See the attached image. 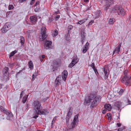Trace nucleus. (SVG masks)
Returning a JSON list of instances; mask_svg holds the SVG:
<instances>
[{
	"label": "nucleus",
	"mask_w": 131,
	"mask_h": 131,
	"mask_svg": "<svg viewBox=\"0 0 131 131\" xmlns=\"http://www.w3.org/2000/svg\"><path fill=\"white\" fill-rule=\"evenodd\" d=\"M124 90H123L121 89L119 91L118 93L119 95H122L124 92Z\"/></svg>",
	"instance_id": "nucleus-38"
},
{
	"label": "nucleus",
	"mask_w": 131,
	"mask_h": 131,
	"mask_svg": "<svg viewBox=\"0 0 131 131\" xmlns=\"http://www.w3.org/2000/svg\"><path fill=\"white\" fill-rule=\"evenodd\" d=\"M125 104L126 105L131 104V101L129 99H127L124 101Z\"/></svg>",
	"instance_id": "nucleus-26"
},
{
	"label": "nucleus",
	"mask_w": 131,
	"mask_h": 131,
	"mask_svg": "<svg viewBox=\"0 0 131 131\" xmlns=\"http://www.w3.org/2000/svg\"><path fill=\"white\" fill-rule=\"evenodd\" d=\"M104 70V72L105 74L104 76V79H107L108 77V74L107 72V69L104 68H103Z\"/></svg>",
	"instance_id": "nucleus-17"
},
{
	"label": "nucleus",
	"mask_w": 131,
	"mask_h": 131,
	"mask_svg": "<svg viewBox=\"0 0 131 131\" xmlns=\"http://www.w3.org/2000/svg\"><path fill=\"white\" fill-rule=\"evenodd\" d=\"M121 124L120 123H117V125L118 127H120L121 126Z\"/></svg>",
	"instance_id": "nucleus-58"
},
{
	"label": "nucleus",
	"mask_w": 131,
	"mask_h": 131,
	"mask_svg": "<svg viewBox=\"0 0 131 131\" xmlns=\"http://www.w3.org/2000/svg\"><path fill=\"white\" fill-rule=\"evenodd\" d=\"M9 29L8 26L6 24L1 29L2 32L3 33H4Z\"/></svg>",
	"instance_id": "nucleus-15"
},
{
	"label": "nucleus",
	"mask_w": 131,
	"mask_h": 131,
	"mask_svg": "<svg viewBox=\"0 0 131 131\" xmlns=\"http://www.w3.org/2000/svg\"><path fill=\"white\" fill-rule=\"evenodd\" d=\"M106 1V4H110L111 5V3L112 2L113 0H105Z\"/></svg>",
	"instance_id": "nucleus-36"
},
{
	"label": "nucleus",
	"mask_w": 131,
	"mask_h": 131,
	"mask_svg": "<svg viewBox=\"0 0 131 131\" xmlns=\"http://www.w3.org/2000/svg\"><path fill=\"white\" fill-rule=\"evenodd\" d=\"M23 92H24V91H22L21 92V93L20 94V98L22 97L23 96L22 94H23Z\"/></svg>",
	"instance_id": "nucleus-53"
},
{
	"label": "nucleus",
	"mask_w": 131,
	"mask_h": 131,
	"mask_svg": "<svg viewBox=\"0 0 131 131\" xmlns=\"http://www.w3.org/2000/svg\"><path fill=\"white\" fill-rule=\"evenodd\" d=\"M73 27V26L71 25H70L68 27V31H69V30L72 29Z\"/></svg>",
	"instance_id": "nucleus-39"
},
{
	"label": "nucleus",
	"mask_w": 131,
	"mask_h": 131,
	"mask_svg": "<svg viewBox=\"0 0 131 131\" xmlns=\"http://www.w3.org/2000/svg\"><path fill=\"white\" fill-rule=\"evenodd\" d=\"M90 66H91L93 69L95 68V64L94 63H92L91 65H90Z\"/></svg>",
	"instance_id": "nucleus-40"
},
{
	"label": "nucleus",
	"mask_w": 131,
	"mask_h": 131,
	"mask_svg": "<svg viewBox=\"0 0 131 131\" xmlns=\"http://www.w3.org/2000/svg\"><path fill=\"white\" fill-rule=\"evenodd\" d=\"M107 116H108V117L109 118H110V117H111V115L110 113H108L107 114Z\"/></svg>",
	"instance_id": "nucleus-56"
},
{
	"label": "nucleus",
	"mask_w": 131,
	"mask_h": 131,
	"mask_svg": "<svg viewBox=\"0 0 131 131\" xmlns=\"http://www.w3.org/2000/svg\"><path fill=\"white\" fill-rule=\"evenodd\" d=\"M59 13V11L56 12L55 13V14H57Z\"/></svg>",
	"instance_id": "nucleus-62"
},
{
	"label": "nucleus",
	"mask_w": 131,
	"mask_h": 131,
	"mask_svg": "<svg viewBox=\"0 0 131 131\" xmlns=\"http://www.w3.org/2000/svg\"><path fill=\"white\" fill-rule=\"evenodd\" d=\"M9 70V68L7 67H5L3 69V72L4 74L7 77L9 76V73L8 72Z\"/></svg>",
	"instance_id": "nucleus-14"
},
{
	"label": "nucleus",
	"mask_w": 131,
	"mask_h": 131,
	"mask_svg": "<svg viewBox=\"0 0 131 131\" xmlns=\"http://www.w3.org/2000/svg\"><path fill=\"white\" fill-rule=\"evenodd\" d=\"M39 7H36L35 9V12H38L39 10Z\"/></svg>",
	"instance_id": "nucleus-47"
},
{
	"label": "nucleus",
	"mask_w": 131,
	"mask_h": 131,
	"mask_svg": "<svg viewBox=\"0 0 131 131\" xmlns=\"http://www.w3.org/2000/svg\"><path fill=\"white\" fill-rule=\"evenodd\" d=\"M46 28L45 27H42L41 29V35L39 37V39L40 41H43L47 37V35L46 34Z\"/></svg>",
	"instance_id": "nucleus-5"
},
{
	"label": "nucleus",
	"mask_w": 131,
	"mask_h": 131,
	"mask_svg": "<svg viewBox=\"0 0 131 131\" xmlns=\"http://www.w3.org/2000/svg\"><path fill=\"white\" fill-rule=\"evenodd\" d=\"M85 22V21L84 20H80L79 21V23H80V24L81 25L82 24Z\"/></svg>",
	"instance_id": "nucleus-44"
},
{
	"label": "nucleus",
	"mask_w": 131,
	"mask_h": 131,
	"mask_svg": "<svg viewBox=\"0 0 131 131\" xmlns=\"http://www.w3.org/2000/svg\"><path fill=\"white\" fill-rule=\"evenodd\" d=\"M20 43L21 45H23L24 43V38L23 36H21L20 37Z\"/></svg>",
	"instance_id": "nucleus-24"
},
{
	"label": "nucleus",
	"mask_w": 131,
	"mask_h": 131,
	"mask_svg": "<svg viewBox=\"0 0 131 131\" xmlns=\"http://www.w3.org/2000/svg\"><path fill=\"white\" fill-rule=\"evenodd\" d=\"M60 16L59 15H57L56 16V20H57L58 19L60 18Z\"/></svg>",
	"instance_id": "nucleus-49"
},
{
	"label": "nucleus",
	"mask_w": 131,
	"mask_h": 131,
	"mask_svg": "<svg viewBox=\"0 0 131 131\" xmlns=\"http://www.w3.org/2000/svg\"><path fill=\"white\" fill-rule=\"evenodd\" d=\"M71 107H70V109L68 113L66 116L70 117H71V116L72 114V109H71Z\"/></svg>",
	"instance_id": "nucleus-22"
},
{
	"label": "nucleus",
	"mask_w": 131,
	"mask_h": 131,
	"mask_svg": "<svg viewBox=\"0 0 131 131\" xmlns=\"http://www.w3.org/2000/svg\"><path fill=\"white\" fill-rule=\"evenodd\" d=\"M80 34L81 35V41L82 44H83L85 41L86 33L85 29H81Z\"/></svg>",
	"instance_id": "nucleus-6"
},
{
	"label": "nucleus",
	"mask_w": 131,
	"mask_h": 131,
	"mask_svg": "<svg viewBox=\"0 0 131 131\" xmlns=\"http://www.w3.org/2000/svg\"><path fill=\"white\" fill-rule=\"evenodd\" d=\"M45 57V55L43 54L41 56V58L42 59L44 58Z\"/></svg>",
	"instance_id": "nucleus-59"
},
{
	"label": "nucleus",
	"mask_w": 131,
	"mask_h": 131,
	"mask_svg": "<svg viewBox=\"0 0 131 131\" xmlns=\"http://www.w3.org/2000/svg\"><path fill=\"white\" fill-rule=\"evenodd\" d=\"M106 110H103L102 112V113L103 114H105V113H106Z\"/></svg>",
	"instance_id": "nucleus-57"
},
{
	"label": "nucleus",
	"mask_w": 131,
	"mask_h": 131,
	"mask_svg": "<svg viewBox=\"0 0 131 131\" xmlns=\"http://www.w3.org/2000/svg\"><path fill=\"white\" fill-rule=\"evenodd\" d=\"M28 66L29 68L30 69H32L33 68V65L31 61H30L29 62Z\"/></svg>",
	"instance_id": "nucleus-23"
},
{
	"label": "nucleus",
	"mask_w": 131,
	"mask_h": 131,
	"mask_svg": "<svg viewBox=\"0 0 131 131\" xmlns=\"http://www.w3.org/2000/svg\"><path fill=\"white\" fill-rule=\"evenodd\" d=\"M26 131H31V129L30 128H28L26 129Z\"/></svg>",
	"instance_id": "nucleus-54"
},
{
	"label": "nucleus",
	"mask_w": 131,
	"mask_h": 131,
	"mask_svg": "<svg viewBox=\"0 0 131 131\" xmlns=\"http://www.w3.org/2000/svg\"><path fill=\"white\" fill-rule=\"evenodd\" d=\"M4 113L5 114L7 115L6 119L8 120H10L13 117V115L12 113L7 110L5 111Z\"/></svg>",
	"instance_id": "nucleus-10"
},
{
	"label": "nucleus",
	"mask_w": 131,
	"mask_h": 131,
	"mask_svg": "<svg viewBox=\"0 0 131 131\" xmlns=\"http://www.w3.org/2000/svg\"><path fill=\"white\" fill-rule=\"evenodd\" d=\"M35 33V30H30L27 31V34L28 35L29 38L31 37V36H34Z\"/></svg>",
	"instance_id": "nucleus-13"
},
{
	"label": "nucleus",
	"mask_w": 131,
	"mask_h": 131,
	"mask_svg": "<svg viewBox=\"0 0 131 131\" xmlns=\"http://www.w3.org/2000/svg\"><path fill=\"white\" fill-rule=\"evenodd\" d=\"M127 71L125 70L124 73V76L121 78V81L122 83H125L126 85H131V76L129 78L127 75Z\"/></svg>",
	"instance_id": "nucleus-2"
},
{
	"label": "nucleus",
	"mask_w": 131,
	"mask_h": 131,
	"mask_svg": "<svg viewBox=\"0 0 131 131\" xmlns=\"http://www.w3.org/2000/svg\"><path fill=\"white\" fill-rule=\"evenodd\" d=\"M70 117L66 116V124L67 125L68 124L69 120L70 119Z\"/></svg>",
	"instance_id": "nucleus-29"
},
{
	"label": "nucleus",
	"mask_w": 131,
	"mask_h": 131,
	"mask_svg": "<svg viewBox=\"0 0 131 131\" xmlns=\"http://www.w3.org/2000/svg\"><path fill=\"white\" fill-rule=\"evenodd\" d=\"M78 117V115H76L74 116V119L71 123V127L72 128L77 125L79 121Z\"/></svg>",
	"instance_id": "nucleus-8"
},
{
	"label": "nucleus",
	"mask_w": 131,
	"mask_h": 131,
	"mask_svg": "<svg viewBox=\"0 0 131 131\" xmlns=\"http://www.w3.org/2000/svg\"><path fill=\"white\" fill-rule=\"evenodd\" d=\"M110 6V4H106L105 6L104 7V10H107L109 7Z\"/></svg>",
	"instance_id": "nucleus-30"
},
{
	"label": "nucleus",
	"mask_w": 131,
	"mask_h": 131,
	"mask_svg": "<svg viewBox=\"0 0 131 131\" xmlns=\"http://www.w3.org/2000/svg\"><path fill=\"white\" fill-rule=\"evenodd\" d=\"M49 113V112L47 110L41 109L39 111L38 114H37V115H34L33 117V118L36 119L38 116V115H46Z\"/></svg>",
	"instance_id": "nucleus-7"
},
{
	"label": "nucleus",
	"mask_w": 131,
	"mask_h": 131,
	"mask_svg": "<svg viewBox=\"0 0 131 131\" xmlns=\"http://www.w3.org/2000/svg\"><path fill=\"white\" fill-rule=\"evenodd\" d=\"M21 71H22L21 70L19 72H18V73H17L16 74L20 73L21 72Z\"/></svg>",
	"instance_id": "nucleus-63"
},
{
	"label": "nucleus",
	"mask_w": 131,
	"mask_h": 131,
	"mask_svg": "<svg viewBox=\"0 0 131 131\" xmlns=\"http://www.w3.org/2000/svg\"><path fill=\"white\" fill-rule=\"evenodd\" d=\"M78 62V60L76 58H75L72 60V62L69 64L68 67L72 68Z\"/></svg>",
	"instance_id": "nucleus-11"
},
{
	"label": "nucleus",
	"mask_w": 131,
	"mask_h": 131,
	"mask_svg": "<svg viewBox=\"0 0 131 131\" xmlns=\"http://www.w3.org/2000/svg\"><path fill=\"white\" fill-rule=\"evenodd\" d=\"M104 108L108 111H110L112 109V106L111 105L106 104L104 105Z\"/></svg>",
	"instance_id": "nucleus-18"
},
{
	"label": "nucleus",
	"mask_w": 131,
	"mask_h": 131,
	"mask_svg": "<svg viewBox=\"0 0 131 131\" xmlns=\"http://www.w3.org/2000/svg\"><path fill=\"white\" fill-rule=\"evenodd\" d=\"M67 75L63 74V75L62 77V78L63 79H64H64L65 80L66 79L67 77Z\"/></svg>",
	"instance_id": "nucleus-45"
},
{
	"label": "nucleus",
	"mask_w": 131,
	"mask_h": 131,
	"mask_svg": "<svg viewBox=\"0 0 131 131\" xmlns=\"http://www.w3.org/2000/svg\"><path fill=\"white\" fill-rule=\"evenodd\" d=\"M63 74L68 75V72L67 70H64L63 72Z\"/></svg>",
	"instance_id": "nucleus-46"
},
{
	"label": "nucleus",
	"mask_w": 131,
	"mask_h": 131,
	"mask_svg": "<svg viewBox=\"0 0 131 131\" xmlns=\"http://www.w3.org/2000/svg\"><path fill=\"white\" fill-rule=\"evenodd\" d=\"M56 119H55L54 118L53 119L51 124V128H53V124L56 121Z\"/></svg>",
	"instance_id": "nucleus-34"
},
{
	"label": "nucleus",
	"mask_w": 131,
	"mask_h": 131,
	"mask_svg": "<svg viewBox=\"0 0 131 131\" xmlns=\"http://www.w3.org/2000/svg\"><path fill=\"white\" fill-rule=\"evenodd\" d=\"M52 42L49 40H46L44 46V48L47 49H51Z\"/></svg>",
	"instance_id": "nucleus-9"
},
{
	"label": "nucleus",
	"mask_w": 131,
	"mask_h": 131,
	"mask_svg": "<svg viewBox=\"0 0 131 131\" xmlns=\"http://www.w3.org/2000/svg\"><path fill=\"white\" fill-rule=\"evenodd\" d=\"M37 75V73H35L33 74L32 75V81H34L36 78Z\"/></svg>",
	"instance_id": "nucleus-33"
},
{
	"label": "nucleus",
	"mask_w": 131,
	"mask_h": 131,
	"mask_svg": "<svg viewBox=\"0 0 131 131\" xmlns=\"http://www.w3.org/2000/svg\"><path fill=\"white\" fill-rule=\"evenodd\" d=\"M28 96V95H26L24 96L23 97V100H22V102H23V103H24L26 102Z\"/></svg>",
	"instance_id": "nucleus-28"
},
{
	"label": "nucleus",
	"mask_w": 131,
	"mask_h": 131,
	"mask_svg": "<svg viewBox=\"0 0 131 131\" xmlns=\"http://www.w3.org/2000/svg\"><path fill=\"white\" fill-rule=\"evenodd\" d=\"M59 77H57L55 80V83L56 82V81L57 82L56 83V85L60 84V82L59 81Z\"/></svg>",
	"instance_id": "nucleus-32"
},
{
	"label": "nucleus",
	"mask_w": 131,
	"mask_h": 131,
	"mask_svg": "<svg viewBox=\"0 0 131 131\" xmlns=\"http://www.w3.org/2000/svg\"><path fill=\"white\" fill-rule=\"evenodd\" d=\"M122 45V43H120L118 45L117 47H116L114 50L113 51V54L114 53H119V52L120 50V48L121 47Z\"/></svg>",
	"instance_id": "nucleus-12"
},
{
	"label": "nucleus",
	"mask_w": 131,
	"mask_h": 131,
	"mask_svg": "<svg viewBox=\"0 0 131 131\" xmlns=\"http://www.w3.org/2000/svg\"><path fill=\"white\" fill-rule=\"evenodd\" d=\"M3 85V84H0V89L2 88V86Z\"/></svg>",
	"instance_id": "nucleus-61"
},
{
	"label": "nucleus",
	"mask_w": 131,
	"mask_h": 131,
	"mask_svg": "<svg viewBox=\"0 0 131 131\" xmlns=\"http://www.w3.org/2000/svg\"><path fill=\"white\" fill-rule=\"evenodd\" d=\"M48 97H47L46 98H44L43 100V102H45L48 99Z\"/></svg>",
	"instance_id": "nucleus-52"
},
{
	"label": "nucleus",
	"mask_w": 131,
	"mask_h": 131,
	"mask_svg": "<svg viewBox=\"0 0 131 131\" xmlns=\"http://www.w3.org/2000/svg\"><path fill=\"white\" fill-rule=\"evenodd\" d=\"M14 8L13 6L12 5H9L8 7V9L9 10H10Z\"/></svg>",
	"instance_id": "nucleus-37"
},
{
	"label": "nucleus",
	"mask_w": 131,
	"mask_h": 131,
	"mask_svg": "<svg viewBox=\"0 0 131 131\" xmlns=\"http://www.w3.org/2000/svg\"><path fill=\"white\" fill-rule=\"evenodd\" d=\"M58 31L57 30H55L53 32L52 34V35L53 36H57L58 34Z\"/></svg>",
	"instance_id": "nucleus-31"
},
{
	"label": "nucleus",
	"mask_w": 131,
	"mask_h": 131,
	"mask_svg": "<svg viewBox=\"0 0 131 131\" xmlns=\"http://www.w3.org/2000/svg\"><path fill=\"white\" fill-rule=\"evenodd\" d=\"M39 1H37L35 4V6H37L39 7Z\"/></svg>",
	"instance_id": "nucleus-41"
},
{
	"label": "nucleus",
	"mask_w": 131,
	"mask_h": 131,
	"mask_svg": "<svg viewBox=\"0 0 131 131\" xmlns=\"http://www.w3.org/2000/svg\"><path fill=\"white\" fill-rule=\"evenodd\" d=\"M89 43L88 42H87L84 46V47L82 50V53H85L89 48Z\"/></svg>",
	"instance_id": "nucleus-16"
},
{
	"label": "nucleus",
	"mask_w": 131,
	"mask_h": 131,
	"mask_svg": "<svg viewBox=\"0 0 131 131\" xmlns=\"http://www.w3.org/2000/svg\"><path fill=\"white\" fill-rule=\"evenodd\" d=\"M93 70L95 73L96 75H97L99 74V73L98 72L97 69L96 68H95L93 69Z\"/></svg>",
	"instance_id": "nucleus-42"
},
{
	"label": "nucleus",
	"mask_w": 131,
	"mask_h": 131,
	"mask_svg": "<svg viewBox=\"0 0 131 131\" xmlns=\"http://www.w3.org/2000/svg\"><path fill=\"white\" fill-rule=\"evenodd\" d=\"M17 52V50H15L14 51H13L11 52L9 54L10 57H12Z\"/></svg>",
	"instance_id": "nucleus-27"
},
{
	"label": "nucleus",
	"mask_w": 131,
	"mask_h": 131,
	"mask_svg": "<svg viewBox=\"0 0 131 131\" xmlns=\"http://www.w3.org/2000/svg\"><path fill=\"white\" fill-rule=\"evenodd\" d=\"M34 3V2H32L31 1V2H30V5H32Z\"/></svg>",
	"instance_id": "nucleus-60"
},
{
	"label": "nucleus",
	"mask_w": 131,
	"mask_h": 131,
	"mask_svg": "<svg viewBox=\"0 0 131 131\" xmlns=\"http://www.w3.org/2000/svg\"><path fill=\"white\" fill-rule=\"evenodd\" d=\"M27 0H18V2L19 3H23L26 1Z\"/></svg>",
	"instance_id": "nucleus-50"
},
{
	"label": "nucleus",
	"mask_w": 131,
	"mask_h": 131,
	"mask_svg": "<svg viewBox=\"0 0 131 131\" xmlns=\"http://www.w3.org/2000/svg\"><path fill=\"white\" fill-rule=\"evenodd\" d=\"M115 105L118 108H120L121 105V103L119 102H116L115 104Z\"/></svg>",
	"instance_id": "nucleus-21"
},
{
	"label": "nucleus",
	"mask_w": 131,
	"mask_h": 131,
	"mask_svg": "<svg viewBox=\"0 0 131 131\" xmlns=\"http://www.w3.org/2000/svg\"><path fill=\"white\" fill-rule=\"evenodd\" d=\"M123 128H120L118 129V131H121L123 130Z\"/></svg>",
	"instance_id": "nucleus-51"
},
{
	"label": "nucleus",
	"mask_w": 131,
	"mask_h": 131,
	"mask_svg": "<svg viewBox=\"0 0 131 131\" xmlns=\"http://www.w3.org/2000/svg\"><path fill=\"white\" fill-rule=\"evenodd\" d=\"M65 38L66 39L67 41H68L70 40V38L69 37H68V35H67V36L66 35V36L65 37Z\"/></svg>",
	"instance_id": "nucleus-43"
},
{
	"label": "nucleus",
	"mask_w": 131,
	"mask_h": 131,
	"mask_svg": "<svg viewBox=\"0 0 131 131\" xmlns=\"http://www.w3.org/2000/svg\"><path fill=\"white\" fill-rule=\"evenodd\" d=\"M30 19L31 22L33 24H34L36 21L37 18L36 16H33L30 17Z\"/></svg>",
	"instance_id": "nucleus-19"
},
{
	"label": "nucleus",
	"mask_w": 131,
	"mask_h": 131,
	"mask_svg": "<svg viewBox=\"0 0 131 131\" xmlns=\"http://www.w3.org/2000/svg\"><path fill=\"white\" fill-rule=\"evenodd\" d=\"M34 109L35 111L34 112V115H37L39 111L42 109V107L39 101H35L34 102Z\"/></svg>",
	"instance_id": "nucleus-4"
},
{
	"label": "nucleus",
	"mask_w": 131,
	"mask_h": 131,
	"mask_svg": "<svg viewBox=\"0 0 131 131\" xmlns=\"http://www.w3.org/2000/svg\"><path fill=\"white\" fill-rule=\"evenodd\" d=\"M101 96L99 95L96 96L94 98L93 97L89 96L85 99V104H90L92 101L93 100L90 106V108H92L96 106L97 103H99L101 101Z\"/></svg>",
	"instance_id": "nucleus-1"
},
{
	"label": "nucleus",
	"mask_w": 131,
	"mask_h": 131,
	"mask_svg": "<svg viewBox=\"0 0 131 131\" xmlns=\"http://www.w3.org/2000/svg\"><path fill=\"white\" fill-rule=\"evenodd\" d=\"M112 10V13H117L119 15L124 16L125 14V11L123 8L118 5L115 6Z\"/></svg>",
	"instance_id": "nucleus-3"
},
{
	"label": "nucleus",
	"mask_w": 131,
	"mask_h": 131,
	"mask_svg": "<svg viewBox=\"0 0 131 131\" xmlns=\"http://www.w3.org/2000/svg\"><path fill=\"white\" fill-rule=\"evenodd\" d=\"M83 1L86 3H88L89 2V0H83Z\"/></svg>",
	"instance_id": "nucleus-55"
},
{
	"label": "nucleus",
	"mask_w": 131,
	"mask_h": 131,
	"mask_svg": "<svg viewBox=\"0 0 131 131\" xmlns=\"http://www.w3.org/2000/svg\"><path fill=\"white\" fill-rule=\"evenodd\" d=\"M101 14V13L100 10H99L96 12L95 14V18H98L100 16Z\"/></svg>",
	"instance_id": "nucleus-20"
},
{
	"label": "nucleus",
	"mask_w": 131,
	"mask_h": 131,
	"mask_svg": "<svg viewBox=\"0 0 131 131\" xmlns=\"http://www.w3.org/2000/svg\"><path fill=\"white\" fill-rule=\"evenodd\" d=\"M7 110H5L2 106H0V111L1 112H2L4 113V111Z\"/></svg>",
	"instance_id": "nucleus-35"
},
{
	"label": "nucleus",
	"mask_w": 131,
	"mask_h": 131,
	"mask_svg": "<svg viewBox=\"0 0 131 131\" xmlns=\"http://www.w3.org/2000/svg\"><path fill=\"white\" fill-rule=\"evenodd\" d=\"M115 19L113 18H111L109 19V23L110 24H113L115 22Z\"/></svg>",
	"instance_id": "nucleus-25"
},
{
	"label": "nucleus",
	"mask_w": 131,
	"mask_h": 131,
	"mask_svg": "<svg viewBox=\"0 0 131 131\" xmlns=\"http://www.w3.org/2000/svg\"><path fill=\"white\" fill-rule=\"evenodd\" d=\"M129 20L131 21V16H130V18H129Z\"/></svg>",
	"instance_id": "nucleus-64"
},
{
	"label": "nucleus",
	"mask_w": 131,
	"mask_h": 131,
	"mask_svg": "<svg viewBox=\"0 0 131 131\" xmlns=\"http://www.w3.org/2000/svg\"><path fill=\"white\" fill-rule=\"evenodd\" d=\"M94 22V20H92L91 21H90L89 24V25H91Z\"/></svg>",
	"instance_id": "nucleus-48"
}]
</instances>
